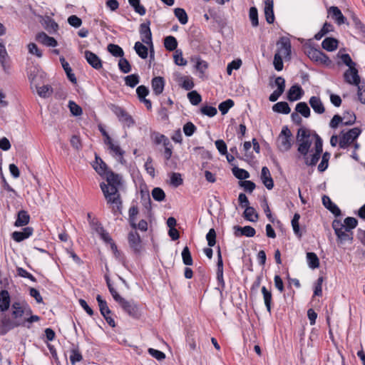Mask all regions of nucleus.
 <instances>
[{
  "mask_svg": "<svg viewBox=\"0 0 365 365\" xmlns=\"http://www.w3.org/2000/svg\"><path fill=\"white\" fill-rule=\"evenodd\" d=\"M24 302H14L11 304L13 311L11 315L6 313L0 314V335L4 336L11 330L19 327H24V322L19 319L25 313Z\"/></svg>",
  "mask_w": 365,
  "mask_h": 365,
  "instance_id": "nucleus-1",
  "label": "nucleus"
},
{
  "mask_svg": "<svg viewBox=\"0 0 365 365\" xmlns=\"http://www.w3.org/2000/svg\"><path fill=\"white\" fill-rule=\"evenodd\" d=\"M118 185H108L104 182L100 183V187L107 200V203L112 205V212L118 216L122 214L123 201L119 193Z\"/></svg>",
  "mask_w": 365,
  "mask_h": 365,
  "instance_id": "nucleus-2",
  "label": "nucleus"
},
{
  "mask_svg": "<svg viewBox=\"0 0 365 365\" xmlns=\"http://www.w3.org/2000/svg\"><path fill=\"white\" fill-rule=\"evenodd\" d=\"M304 51L309 58L316 63L329 67L332 63L325 53L320 49L314 48L310 41L304 45Z\"/></svg>",
  "mask_w": 365,
  "mask_h": 365,
  "instance_id": "nucleus-3",
  "label": "nucleus"
},
{
  "mask_svg": "<svg viewBox=\"0 0 365 365\" xmlns=\"http://www.w3.org/2000/svg\"><path fill=\"white\" fill-rule=\"evenodd\" d=\"M333 230L336 236V241L339 245H344L346 242L351 244L354 237L353 232H347L344 229V225L340 220L334 219L331 223Z\"/></svg>",
  "mask_w": 365,
  "mask_h": 365,
  "instance_id": "nucleus-4",
  "label": "nucleus"
},
{
  "mask_svg": "<svg viewBox=\"0 0 365 365\" xmlns=\"http://www.w3.org/2000/svg\"><path fill=\"white\" fill-rule=\"evenodd\" d=\"M120 307L124 312L134 319L139 320L143 315V307L133 299L127 300L125 299Z\"/></svg>",
  "mask_w": 365,
  "mask_h": 365,
  "instance_id": "nucleus-5",
  "label": "nucleus"
},
{
  "mask_svg": "<svg viewBox=\"0 0 365 365\" xmlns=\"http://www.w3.org/2000/svg\"><path fill=\"white\" fill-rule=\"evenodd\" d=\"M361 132L362 130L358 127L349 129L346 133L342 130L340 133L341 137L339 141V148L341 149L347 148L350 145L356 140V139L361 135Z\"/></svg>",
  "mask_w": 365,
  "mask_h": 365,
  "instance_id": "nucleus-6",
  "label": "nucleus"
},
{
  "mask_svg": "<svg viewBox=\"0 0 365 365\" xmlns=\"http://www.w3.org/2000/svg\"><path fill=\"white\" fill-rule=\"evenodd\" d=\"M356 120V115L352 111H345L343 114V117L339 114H336L333 116L329 123V126L332 129H336L339 127L341 123L345 126L352 125L355 123Z\"/></svg>",
  "mask_w": 365,
  "mask_h": 365,
  "instance_id": "nucleus-7",
  "label": "nucleus"
},
{
  "mask_svg": "<svg viewBox=\"0 0 365 365\" xmlns=\"http://www.w3.org/2000/svg\"><path fill=\"white\" fill-rule=\"evenodd\" d=\"M110 109L113 113L117 116L119 121L127 127H133L135 124V121L133 117L122 107L111 104Z\"/></svg>",
  "mask_w": 365,
  "mask_h": 365,
  "instance_id": "nucleus-8",
  "label": "nucleus"
},
{
  "mask_svg": "<svg viewBox=\"0 0 365 365\" xmlns=\"http://www.w3.org/2000/svg\"><path fill=\"white\" fill-rule=\"evenodd\" d=\"M128 242L133 255L140 256L143 250V246L138 232L130 231L128 235Z\"/></svg>",
  "mask_w": 365,
  "mask_h": 365,
  "instance_id": "nucleus-9",
  "label": "nucleus"
},
{
  "mask_svg": "<svg viewBox=\"0 0 365 365\" xmlns=\"http://www.w3.org/2000/svg\"><path fill=\"white\" fill-rule=\"evenodd\" d=\"M292 134L288 126L282 127L281 133L279 135V144L278 145L279 150L282 152H287L290 150L292 145Z\"/></svg>",
  "mask_w": 365,
  "mask_h": 365,
  "instance_id": "nucleus-10",
  "label": "nucleus"
},
{
  "mask_svg": "<svg viewBox=\"0 0 365 365\" xmlns=\"http://www.w3.org/2000/svg\"><path fill=\"white\" fill-rule=\"evenodd\" d=\"M217 272L216 278L219 287L217 289L222 293L225 288V282L223 277V260L221 253L220 247L217 246Z\"/></svg>",
  "mask_w": 365,
  "mask_h": 365,
  "instance_id": "nucleus-11",
  "label": "nucleus"
},
{
  "mask_svg": "<svg viewBox=\"0 0 365 365\" xmlns=\"http://www.w3.org/2000/svg\"><path fill=\"white\" fill-rule=\"evenodd\" d=\"M354 75V74L352 72H348L347 76H346V71H345L344 73V81L349 84H352V85L357 86V88H358L357 95H358L359 101L361 103L365 104V99L363 98L362 94H361V90H362L363 86H360V81H361L360 76L358 75V78L355 79V77Z\"/></svg>",
  "mask_w": 365,
  "mask_h": 365,
  "instance_id": "nucleus-12",
  "label": "nucleus"
},
{
  "mask_svg": "<svg viewBox=\"0 0 365 365\" xmlns=\"http://www.w3.org/2000/svg\"><path fill=\"white\" fill-rule=\"evenodd\" d=\"M150 21L146 20L140 25L139 32L141 41L145 44H152V32L150 28Z\"/></svg>",
  "mask_w": 365,
  "mask_h": 365,
  "instance_id": "nucleus-13",
  "label": "nucleus"
},
{
  "mask_svg": "<svg viewBox=\"0 0 365 365\" xmlns=\"http://www.w3.org/2000/svg\"><path fill=\"white\" fill-rule=\"evenodd\" d=\"M278 46L277 53H283L284 57H289L292 53V45L290 39L287 36H282L277 42Z\"/></svg>",
  "mask_w": 365,
  "mask_h": 365,
  "instance_id": "nucleus-14",
  "label": "nucleus"
},
{
  "mask_svg": "<svg viewBox=\"0 0 365 365\" xmlns=\"http://www.w3.org/2000/svg\"><path fill=\"white\" fill-rule=\"evenodd\" d=\"M233 230L235 236L237 237L241 236L252 237L256 234L255 229L250 225H246L244 227H240V225H235L233 227Z\"/></svg>",
  "mask_w": 365,
  "mask_h": 365,
  "instance_id": "nucleus-15",
  "label": "nucleus"
},
{
  "mask_svg": "<svg viewBox=\"0 0 365 365\" xmlns=\"http://www.w3.org/2000/svg\"><path fill=\"white\" fill-rule=\"evenodd\" d=\"M304 94V90L298 84L291 86L287 93V98L290 102L296 101L301 99Z\"/></svg>",
  "mask_w": 365,
  "mask_h": 365,
  "instance_id": "nucleus-16",
  "label": "nucleus"
},
{
  "mask_svg": "<svg viewBox=\"0 0 365 365\" xmlns=\"http://www.w3.org/2000/svg\"><path fill=\"white\" fill-rule=\"evenodd\" d=\"M85 58L88 63L96 70H99L103 67L101 59L91 51L86 50L85 51Z\"/></svg>",
  "mask_w": 365,
  "mask_h": 365,
  "instance_id": "nucleus-17",
  "label": "nucleus"
},
{
  "mask_svg": "<svg viewBox=\"0 0 365 365\" xmlns=\"http://www.w3.org/2000/svg\"><path fill=\"white\" fill-rule=\"evenodd\" d=\"M323 205L331 212L336 217L341 215V211L339 207L331 201V198L327 195H323L322 198Z\"/></svg>",
  "mask_w": 365,
  "mask_h": 365,
  "instance_id": "nucleus-18",
  "label": "nucleus"
},
{
  "mask_svg": "<svg viewBox=\"0 0 365 365\" xmlns=\"http://www.w3.org/2000/svg\"><path fill=\"white\" fill-rule=\"evenodd\" d=\"M34 228L31 227H26L22 231H14L11 234L12 239L16 242H21L32 235Z\"/></svg>",
  "mask_w": 365,
  "mask_h": 365,
  "instance_id": "nucleus-19",
  "label": "nucleus"
},
{
  "mask_svg": "<svg viewBox=\"0 0 365 365\" xmlns=\"http://www.w3.org/2000/svg\"><path fill=\"white\" fill-rule=\"evenodd\" d=\"M260 178L262 183L267 187V189L272 190L274 187V180L271 176L269 170L267 167H262L261 170Z\"/></svg>",
  "mask_w": 365,
  "mask_h": 365,
  "instance_id": "nucleus-20",
  "label": "nucleus"
},
{
  "mask_svg": "<svg viewBox=\"0 0 365 365\" xmlns=\"http://www.w3.org/2000/svg\"><path fill=\"white\" fill-rule=\"evenodd\" d=\"M328 14L331 15V18L338 25L344 24L346 21V18L343 15L342 12L337 6H331L328 9Z\"/></svg>",
  "mask_w": 365,
  "mask_h": 365,
  "instance_id": "nucleus-21",
  "label": "nucleus"
},
{
  "mask_svg": "<svg viewBox=\"0 0 365 365\" xmlns=\"http://www.w3.org/2000/svg\"><path fill=\"white\" fill-rule=\"evenodd\" d=\"M11 304V297L6 289L0 291V312L6 313Z\"/></svg>",
  "mask_w": 365,
  "mask_h": 365,
  "instance_id": "nucleus-22",
  "label": "nucleus"
},
{
  "mask_svg": "<svg viewBox=\"0 0 365 365\" xmlns=\"http://www.w3.org/2000/svg\"><path fill=\"white\" fill-rule=\"evenodd\" d=\"M342 62L349 67L346 71V76L348 72H352L354 75L355 79L358 78V70L355 68L356 63H354L349 53H344L341 56Z\"/></svg>",
  "mask_w": 365,
  "mask_h": 365,
  "instance_id": "nucleus-23",
  "label": "nucleus"
},
{
  "mask_svg": "<svg viewBox=\"0 0 365 365\" xmlns=\"http://www.w3.org/2000/svg\"><path fill=\"white\" fill-rule=\"evenodd\" d=\"M151 86L153 94L159 96L163 92L165 87V80L163 77H154L151 81Z\"/></svg>",
  "mask_w": 365,
  "mask_h": 365,
  "instance_id": "nucleus-24",
  "label": "nucleus"
},
{
  "mask_svg": "<svg viewBox=\"0 0 365 365\" xmlns=\"http://www.w3.org/2000/svg\"><path fill=\"white\" fill-rule=\"evenodd\" d=\"M264 16L266 21L268 24H272L274 21V3L273 0H264Z\"/></svg>",
  "mask_w": 365,
  "mask_h": 365,
  "instance_id": "nucleus-25",
  "label": "nucleus"
},
{
  "mask_svg": "<svg viewBox=\"0 0 365 365\" xmlns=\"http://www.w3.org/2000/svg\"><path fill=\"white\" fill-rule=\"evenodd\" d=\"M30 215L25 210H19L16 214V219L14 222L15 227H23L29 224Z\"/></svg>",
  "mask_w": 365,
  "mask_h": 365,
  "instance_id": "nucleus-26",
  "label": "nucleus"
},
{
  "mask_svg": "<svg viewBox=\"0 0 365 365\" xmlns=\"http://www.w3.org/2000/svg\"><path fill=\"white\" fill-rule=\"evenodd\" d=\"M309 103L316 113L322 114L324 113L325 108L319 97L312 96L309 98Z\"/></svg>",
  "mask_w": 365,
  "mask_h": 365,
  "instance_id": "nucleus-27",
  "label": "nucleus"
},
{
  "mask_svg": "<svg viewBox=\"0 0 365 365\" xmlns=\"http://www.w3.org/2000/svg\"><path fill=\"white\" fill-rule=\"evenodd\" d=\"M93 225H96L95 228L96 232L100 235L101 238L106 242L111 245L112 242H114L112 237L110 236L109 233L104 229L102 226L101 223L98 221L94 223L93 221L91 222Z\"/></svg>",
  "mask_w": 365,
  "mask_h": 365,
  "instance_id": "nucleus-28",
  "label": "nucleus"
},
{
  "mask_svg": "<svg viewBox=\"0 0 365 365\" xmlns=\"http://www.w3.org/2000/svg\"><path fill=\"white\" fill-rule=\"evenodd\" d=\"M262 294L263 295V299L264 302V305L267 308V312L269 314H272V307L273 305L272 302V294L271 290L267 289L266 287L263 286L261 289Z\"/></svg>",
  "mask_w": 365,
  "mask_h": 365,
  "instance_id": "nucleus-29",
  "label": "nucleus"
},
{
  "mask_svg": "<svg viewBox=\"0 0 365 365\" xmlns=\"http://www.w3.org/2000/svg\"><path fill=\"white\" fill-rule=\"evenodd\" d=\"M61 66L66 74L68 79L73 83H77V79L75 74L73 73V70L70 66L69 63L66 61L63 56L59 58Z\"/></svg>",
  "mask_w": 365,
  "mask_h": 365,
  "instance_id": "nucleus-30",
  "label": "nucleus"
},
{
  "mask_svg": "<svg viewBox=\"0 0 365 365\" xmlns=\"http://www.w3.org/2000/svg\"><path fill=\"white\" fill-rule=\"evenodd\" d=\"M41 24L49 34H54L58 29V24L50 16H45Z\"/></svg>",
  "mask_w": 365,
  "mask_h": 365,
  "instance_id": "nucleus-31",
  "label": "nucleus"
},
{
  "mask_svg": "<svg viewBox=\"0 0 365 365\" xmlns=\"http://www.w3.org/2000/svg\"><path fill=\"white\" fill-rule=\"evenodd\" d=\"M103 142L104 143L108 145V150H110V153H118V154H121V148L120 147V145L116 143L115 144L113 141V140L111 139L110 136L109 135V134L108 133V132L106 133H105L104 135H103Z\"/></svg>",
  "mask_w": 365,
  "mask_h": 365,
  "instance_id": "nucleus-32",
  "label": "nucleus"
},
{
  "mask_svg": "<svg viewBox=\"0 0 365 365\" xmlns=\"http://www.w3.org/2000/svg\"><path fill=\"white\" fill-rule=\"evenodd\" d=\"M103 142L104 143L108 145V150H110V153H118V154H121V148L120 147V145L116 143L115 144L113 141V140L111 139L110 136L109 135V134L108 133V132L106 133H105L104 135H103Z\"/></svg>",
  "mask_w": 365,
  "mask_h": 365,
  "instance_id": "nucleus-33",
  "label": "nucleus"
},
{
  "mask_svg": "<svg viewBox=\"0 0 365 365\" xmlns=\"http://www.w3.org/2000/svg\"><path fill=\"white\" fill-rule=\"evenodd\" d=\"M104 177L108 182L106 185L120 186L123 183L122 176L113 171L108 172Z\"/></svg>",
  "mask_w": 365,
  "mask_h": 365,
  "instance_id": "nucleus-34",
  "label": "nucleus"
},
{
  "mask_svg": "<svg viewBox=\"0 0 365 365\" xmlns=\"http://www.w3.org/2000/svg\"><path fill=\"white\" fill-rule=\"evenodd\" d=\"M338 45L339 41L334 37H327L322 43V47L329 52L335 51L338 48Z\"/></svg>",
  "mask_w": 365,
  "mask_h": 365,
  "instance_id": "nucleus-35",
  "label": "nucleus"
},
{
  "mask_svg": "<svg viewBox=\"0 0 365 365\" xmlns=\"http://www.w3.org/2000/svg\"><path fill=\"white\" fill-rule=\"evenodd\" d=\"M299 219L300 215L298 212H296L291 220V225L294 235L299 240H301L303 235V232L299 226Z\"/></svg>",
  "mask_w": 365,
  "mask_h": 365,
  "instance_id": "nucleus-36",
  "label": "nucleus"
},
{
  "mask_svg": "<svg viewBox=\"0 0 365 365\" xmlns=\"http://www.w3.org/2000/svg\"><path fill=\"white\" fill-rule=\"evenodd\" d=\"M297 142L299 143L297 148L298 153L302 155V157L307 156V154L309 152L312 141L309 139H305Z\"/></svg>",
  "mask_w": 365,
  "mask_h": 365,
  "instance_id": "nucleus-37",
  "label": "nucleus"
},
{
  "mask_svg": "<svg viewBox=\"0 0 365 365\" xmlns=\"http://www.w3.org/2000/svg\"><path fill=\"white\" fill-rule=\"evenodd\" d=\"M243 217L250 222H255L259 219V214L253 207H247L243 212Z\"/></svg>",
  "mask_w": 365,
  "mask_h": 365,
  "instance_id": "nucleus-38",
  "label": "nucleus"
},
{
  "mask_svg": "<svg viewBox=\"0 0 365 365\" xmlns=\"http://www.w3.org/2000/svg\"><path fill=\"white\" fill-rule=\"evenodd\" d=\"M272 110L277 113L289 114L291 108L286 101L277 102L272 106Z\"/></svg>",
  "mask_w": 365,
  "mask_h": 365,
  "instance_id": "nucleus-39",
  "label": "nucleus"
},
{
  "mask_svg": "<svg viewBox=\"0 0 365 365\" xmlns=\"http://www.w3.org/2000/svg\"><path fill=\"white\" fill-rule=\"evenodd\" d=\"M191 61L195 63V68L202 74H204L205 70L208 68L207 62L202 60L199 56L192 57Z\"/></svg>",
  "mask_w": 365,
  "mask_h": 365,
  "instance_id": "nucleus-40",
  "label": "nucleus"
},
{
  "mask_svg": "<svg viewBox=\"0 0 365 365\" xmlns=\"http://www.w3.org/2000/svg\"><path fill=\"white\" fill-rule=\"evenodd\" d=\"M96 300L98 304L100 312L103 317H105V314H111L112 312L108 306L107 302L102 298L100 294H98L96 297Z\"/></svg>",
  "mask_w": 365,
  "mask_h": 365,
  "instance_id": "nucleus-41",
  "label": "nucleus"
},
{
  "mask_svg": "<svg viewBox=\"0 0 365 365\" xmlns=\"http://www.w3.org/2000/svg\"><path fill=\"white\" fill-rule=\"evenodd\" d=\"M307 261L311 269H317L319 267V259L316 253L309 252L307 253Z\"/></svg>",
  "mask_w": 365,
  "mask_h": 365,
  "instance_id": "nucleus-42",
  "label": "nucleus"
},
{
  "mask_svg": "<svg viewBox=\"0 0 365 365\" xmlns=\"http://www.w3.org/2000/svg\"><path fill=\"white\" fill-rule=\"evenodd\" d=\"M134 49L138 56L143 59H146L148 56V48L141 42L137 41L134 45Z\"/></svg>",
  "mask_w": 365,
  "mask_h": 365,
  "instance_id": "nucleus-43",
  "label": "nucleus"
},
{
  "mask_svg": "<svg viewBox=\"0 0 365 365\" xmlns=\"http://www.w3.org/2000/svg\"><path fill=\"white\" fill-rule=\"evenodd\" d=\"M295 111L304 118H309L311 115L310 108L306 102L298 103L296 105Z\"/></svg>",
  "mask_w": 365,
  "mask_h": 365,
  "instance_id": "nucleus-44",
  "label": "nucleus"
},
{
  "mask_svg": "<svg viewBox=\"0 0 365 365\" xmlns=\"http://www.w3.org/2000/svg\"><path fill=\"white\" fill-rule=\"evenodd\" d=\"M178 81L180 86L186 91H190L195 86L192 78L190 76H180Z\"/></svg>",
  "mask_w": 365,
  "mask_h": 365,
  "instance_id": "nucleus-45",
  "label": "nucleus"
},
{
  "mask_svg": "<svg viewBox=\"0 0 365 365\" xmlns=\"http://www.w3.org/2000/svg\"><path fill=\"white\" fill-rule=\"evenodd\" d=\"M322 153L314 152L313 154L303 157L304 164L307 166H315L321 158Z\"/></svg>",
  "mask_w": 365,
  "mask_h": 365,
  "instance_id": "nucleus-46",
  "label": "nucleus"
},
{
  "mask_svg": "<svg viewBox=\"0 0 365 365\" xmlns=\"http://www.w3.org/2000/svg\"><path fill=\"white\" fill-rule=\"evenodd\" d=\"M164 46L168 51H173L178 47V41L175 37L173 36H166L164 38Z\"/></svg>",
  "mask_w": 365,
  "mask_h": 365,
  "instance_id": "nucleus-47",
  "label": "nucleus"
},
{
  "mask_svg": "<svg viewBox=\"0 0 365 365\" xmlns=\"http://www.w3.org/2000/svg\"><path fill=\"white\" fill-rule=\"evenodd\" d=\"M232 172L233 175L240 180V181H244L246 180V179L250 178V173L248 171H247L245 169L240 168L237 166H235L232 169Z\"/></svg>",
  "mask_w": 365,
  "mask_h": 365,
  "instance_id": "nucleus-48",
  "label": "nucleus"
},
{
  "mask_svg": "<svg viewBox=\"0 0 365 365\" xmlns=\"http://www.w3.org/2000/svg\"><path fill=\"white\" fill-rule=\"evenodd\" d=\"M333 26L331 23L325 22L322 28L314 35V39L319 41L322 39L329 31H333Z\"/></svg>",
  "mask_w": 365,
  "mask_h": 365,
  "instance_id": "nucleus-49",
  "label": "nucleus"
},
{
  "mask_svg": "<svg viewBox=\"0 0 365 365\" xmlns=\"http://www.w3.org/2000/svg\"><path fill=\"white\" fill-rule=\"evenodd\" d=\"M108 51L113 56L115 57H120L122 58L124 56V51L123 48L114 43H110L108 45L107 47Z\"/></svg>",
  "mask_w": 365,
  "mask_h": 365,
  "instance_id": "nucleus-50",
  "label": "nucleus"
},
{
  "mask_svg": "<svg viewBox=\"0 0 365 365\" xmlns=\"http://www.w3.org/2000/svg\"><path fill=\"white\" fill-rule=\"evenodd\" d=\"M174 14L181 24L185 25L187 23L188 16L184 9H182V8L175 9Z\"/></svg>",
  "mask_w": 365,
  "mask_h": 365,
  "instance_id": "nucleus-51",
  "label": "nucleus"
},
{
  "mask_svg": "<svg viewBox=\"0 0 365 365\" xmlns=\"http://www.w3.org/2000/svg\"><path fill=\"white\" fill-rule=\"evenodd\" d=\"M321 156H322V161L319 164L317 169H318L319 172L323 173L328 168L329 160L330 159L331 154L329 152L326 151L324 153H322Z\"/></svg>",
  "mask_w": 365,
  "mask_h": 365,
  "instance_id": "nucleus-52",
  "label": "nucleus"
},
{
  "mask_svg": "<svg viewBox=\"0 0 365 365\" xmlns=\"http://www.w3.org/2000/svg\"><path fill=\"white\" fill-rule=\"evenodd\" d=\"M125 83L130 88L135 87L140 82V76L137 73L130 74L124 77Z\"/></svg>",
  "mask_w": 365,
  "mask_h": 365,
  "instance_id": "nucleus-53",
  "label": "nucleus"
},
{
  "mask_svg": "<svg viewBox=\"0 0 365 365\" xmlns=\"http://www.w3.org/2000/svg\"><path fill=\"white\" fill-rule=\"evenodd\" d=\"M182 262L186 266H191L193 264V259L192 257L191 252L187 246H185L182 251Z\"/></svg>",
  "mask_w": 365,
  "mask_h": 365,
  "instance_id": "nucleus-54",
  "label": "nucleus"
},
{
  "mask_svg": "<svg viewBox=\"0 0 365 365\" xmlns=\"http://www.w3.org/2000/svg\"><path fill=\"white\" fill-rule=\"evenodd\" d=\"M344 229L347 232H352L358 225V220L353 217H347L344 220Z\"/></svg>",
  "mask_w": 365,
  "mask_h": 365,
  "instance_id": "nucleus-55",
  "label": "nucleus"
},
{
  "mask_svg": "<svg viewBox=\"0 0 365 365\" xmlns=\"http://www.w3.org/2000/svg\"><path fill=\"white\" fill-rule=\"evenodd\" d=\"M138 212V208L135 205L131 206L128 210V221L131 227H135L136 216Z\"/></svg>",
  "mask_w": 365,
  "mask_h": 365,
  "instance_id": "nucleus-56",
  "label": "nucleus"
},
{
  "mask_svg": "<svg viewBox=\"0 0 365 365\" xmlns=\"http://www.w3.org/2000/svg\"><path fill=\"white\" fill-rule=\"evenodd\" d=\"M128 2L136 13L139 14L140 16L145 14L146 9L140 4V0H128Z\"/></svg>",
  "mask_w": 365,
  "mask_h": 365,
  "instance_id": "nucleus-57",
  "label": "nucleus"
},
{
  "mask_svg": "<svg viewBox=\"0 0 365 365\" xmlns=\"http://www.w3.org/2000/svg\"><path fill=\"white\" fill-rule=\"evenodd\" d=\"M1 180L2 183V187L7 192H10V197L14 198L15 197L18 196L17 192L7 182L2 173H1Z\"/></svg>",
  "mask_w": 365,
  "mask_h": 365,
  "instance_id": "nucleus-58",
  "label": "nucleus"
},
{
  "mask_svg": "<svg viewBox=\"0 0 365 365\" xmlns=\"http://www.w3.org/2000/svg\"><path fill=\"white\" fill-rule=\"evenodd\" d=\"M119 70L123 73H128L131 71L132 66L130 62L123 56L118 61Z\"/></svg>",
  "mask_w": 365,
  "mask_h": 365,
  "instance_id": "nucleus-59",
  "label": "nucleus"
},
{
  "mask_svg": "<svg viewBox=\"0 0 365 365\" xmlns=\"http://www.w3.org/2000/svg\"><path fill=\"white\" fill-rule=\"evenodd\" d=\"M37 93L39 96L46 98L51 95L53 88L50 85H44L41 87H37Z\"/></svg>",
  "mask_w": 365,
  "mask_h": 365,
  "instance_id": "nucleus-60",
  "label": "nucleus"
},
{
  "mask_svg": "<svg viewBox=\"0 0 365 365\" xmlns=\"http://www.w3.org/2000/svg\"><path fill=\"white\" fill-rule=\"evenodd\" d=\"M235 105L234 101L232 99H227L222 101L218 106V108L222 115L226 114L228 110L233 107Z\"/></svg>",
  "mask_w": 365,
  "mask_h": 365,
  "instance_id": "nucleus-61",
  "label": "nucleus"
},
{
  "mask_svg": "<svg viewBox=\"0 0 365 365\" xmlns=\"http://www.w3.org/2000/svg\"><path fill=\"white\" fill-rule=\"evenodd\" d=\"M153 198L158 202H162L165 199V193L160 187H154L152 190Z\"/></svg>",
  "mask_w": 365,
  "mask_h": 365,
  "instance_id": "nucleus-62",
  "label": "nucleus"
},
{
  "mask_svg": "<svg viewBox=\"0 0 365 365\" xmlns=\"http://www.w3.org/2000/svg\"><path fill=\"white\" fill-rule=\"evenodd\" d=\"M187 98L193 106L198 105L202 101V97L196 91H191L187 93Z\"/></svg>",
  "mask_w": 365,
  "mask_h": 365,
  "instance_id": "nucleus-63",
  "label": "nucleus"
},
{
  "mask_svg": "<svg viewBox=\"0 0 365 365\" xmlns=\"http://www.w3.org/2000/svg\"><path fill=\"white\" fill-rule=\"evenodd\" d=\"M200 112L202 114L212 118L217 114V108L214 106L205 105L200 108Z\"/></svg>",
  "mask_w": 365,
  "mask_h": 365,
  "instance_id": "nucleus-64",
  "label": "nucleus"
}]
</instances>
